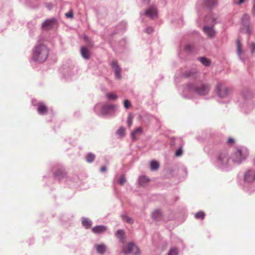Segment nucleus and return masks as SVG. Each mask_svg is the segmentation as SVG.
Masks as SVG:
<instances>
[{
    "label": "nucleus",
    "mask_w": 255,
    "mask_h": 255,
    "mask_svg": "<svg viewBox=\"0 0 255 255\" xmlns=\"http://www.w3.org/2000/svg\"><path fill=\"white\" fill-rule=\"evenodd\" d=\"M111 66L113 69L115 71V73L116 75V78L117 79H120L121 78V68L118 65L117 62L116 61H113Z\"/></svg>",
    "instance_id": "obj_14"
},
{
    "label": "nucleus",
    "mask_w": 255,
    "mask_h": 255,
    "mask_svg": "<svg viewBox=\"0 0 255 255\" xmlns=\"http://www.w3.org/2000/svg\"><path fill=\"white\" fill-rule=\"evenodd\" d=\"M247 46L252 55L255 53V42L249 40L247 43Z\"/></svg>",
    "instance_id": "obj_19"
},
{
    "label": "nucleus",
    "mask_w": 255,
    "mask_h": 255,
    "mask_svg": "<svg viewBox=\"0 0 255 255\" xmlns=\"http://www.w3.org/2000/svg\"><path fill=\"white\" fill-rule=\"evenodd\" d=\"M245 180L248 182H253L255 181V171L248 170L244 175Z\"/></svg>",
    "instance_id": "obj_8"
},
{
    "label": "nucleus",
    "mask_w": 255,
    "mask_h": 255,
    "mask_svg": "<svg viewBox=\"0 0 255 255\" xmlns=\"http://www.w3.org/2000/svg\"><path fill=\"white\" fill-rule=\"evenodd\" d=\"M245 0H239L237 3L238 4H241L244 3L245 2Z\"/></svg>",
    "instance_id": "obj_45"
},
{
    "label": "nucleus",
    "mask_w": 255,
    "mask_h": 255,
    "mask_svg": "<svg viewBox=\"0 0 255 255\" xmlns=\"http://www.w3.org/2000/svg\"><path fill=\"white\" fill-rule=\"evenodd\" d=\"M235 142V140L233 138H229L227 141V142L228 144H231L234 143Z\"/></svg>",
    "instance_id": "obj_43"
},
{
    "label": "nucleus",
    "mask_w": 255,
    "mask_h": 255,
    "mask_svg": "<svg viewBox=\"0 0 255 255\" xmlns=\"http://www.w3.org/2000/svg\"><path fill=\"white\" fill-rule=\"evenodd\" d=\"M130 106H131V104L129 101H128V100H125L124 101V107L126 109H128V108H129L130 107Z\"/></svg>",
    "instance_id": "obj_37"
},
{
    "label": "nucleus",
    "mask_w": 255,
    "mask_h": 255,
    "mask_svg": "<svg viewBox=\"0 0 255 255\" xmlns=\"http://www.w3.org/2000/svg\"><path fill=\"white\" fill-rule=\"evenodd\" d=\"M67 176V172L63 169H58L54 172L55 178H57L59 180H61L65 178Z\"/></svg>",
    "instance_id": "obj_11"
},
{
    "label": "nucleus",
    "mask_w": 255,
    "mask_h": 255,
    "mask_svg": "<svg viewBox=\"0 0 255 255\" xmlns=\"http://www.w3.org/2000/svg\"><path fill=\"white\" fill-rule=\"evenodd\" d=\"M142 1L145 3H148L149 2L150 0H142Z\"/></svg>",
    "instance_id": "obj_46"
},
{
    "label": "nucleus",
    "mask_w": 255,
    "mask_h": 255,
    "mask_svg": "<svg viewBox=\"0 0 255 255\" xmlns=\"http://www.w3.org/2000/svg\"><path fill=\"white\" fill-rule=\"evenodd\" d=\"M56 22L54 18L47 19L42 24V28L44 30H49L53 27Z\"/></svg>",
    "instance_id": "obj_9"
},
{
    "label": "nucleus",
    "mask_w": 255,
    "mask_h": 255,
    "mask_svg": "<svg viewBox=\"0 0 255 255\" xmlns=\"http://www.w3.org/2000/svg\"><path fill=\"white\" fill-rule=\"evenodd\" d=\"M145 14L151 18L156 17L157 14L156 8L153 6L150 7L146 10Z\"/></svg>",
    "instance_id": "obj_13"
},
{
    "label": "nucleus",
    "mask_w": 255,
    "mask_h": 255,
    "mask_svg": "<svg viewBox=\"0 0 255 255\" xmlns=\"http://www.w3.org/2000/svg\"><path fill=\"white\" fill-rule=\"evenodd\" d=\"M126 181V177L124 175H121L118 180L119 183L121 185L124 184Z\"/></svg>",
    "instance_id": "obj_36"
},
{
    "label": "nucleus",
    "mask_w": 255,
    "mask_h": 255,
    "mask_svg": "<svg viewBox=\"0 0 255 255\" xmlns=\"http://www.w3.org/2000/svg\"><path fill=\"white\" fill-rule=\"evenodd\" d=\"M82 223L83 226L86 229L89 228L92 225L91 221L87 218H83L82 219Z\"/></svg>",
    "instance_id": "obj_25"
},
{
    "label": "nucleus",
    "mask_w": 255,
    "mask_h": 255,
    "mask_svg": "<svg viewBox=\"0 0 255 255\" xmlns=\"http://www.w3.org/2000/svg\"><path fill=\"white\" fill-rule=\"evenodd\" d=\"M248 156V152L246 149H237L232 155V159L233 162L240 163Z\"/></svg>",
    "instance_id": "obj_2"
},
{
    "label": "nucleus",
    "mask_w": 255,
    "mask_h": 255,
    "mask_svg": "<svg viewBox=\"0 0 255 255\" xmlns=\"http://www.w3.org/2000/svg\"><path fill=\"white\" fill-rule=\"evenodd\" d=\"M218 161L222 165H227L229 161L228 153L226 152H220L218 157Z\"/></svg>",
    "instance_id": "obj_7"
},
{
    "label": "nucleus",
    "mask_w": 255,
    "mask_h": 255,
    "mask_svg": "<svg viewBox=\"0 0 255 255\" xmlns=\"http://www.w3.org/2000/svg\"><path fill=\"white\" fill-rule=\"evenodd\" d=\"M185 49L188 51H191L192 49V46L191 45H187L185 46Z\"/></svg>",
    "instance_id": "obj_42"
},
{
    "label": "nucleus",
    "mask_w": 255,
    "mask_h": 255,
    "mask_svg": "<svg viewBox=\"0 0 255 255\" xmlns=\"http://www.w3.org/2000/svg\"><path fill=\"white\" fill-rule=\"evenodd\" d=\"M178 250L176 248H171L169 251L167 255H178Z\"/></svg>",
    "instance_id": "obj_30"
},
{
    "label": "nucleus",
    "mask_w": 255,
    "mask_h": 255,
    "mask_svg": "<svg viewBox=\"0 0 255 255\" xmlns=\"http://www.w3.org/2000/svg\"><path fill=\"white\" fill-rule=\"evenodd\" d=\"M107 228L103 225L96 226L92 229V232L96 234H103L106 232Z\"/></svg>",
    "instance_id": "obj_12"
},
{
    "label": "nucleus",
    "mask_w": 255,
    "mask_h": 255,
    "mask_svg": "<svg viewBox=\"0 0 255 255\" xmlns=\"http://www.w3.org/2000/svg\"><path fill=\"white\" fill-rule=\"evenodd\" d=\"M106 170H107V168H106V167L105 166H103L101 168V172H105L106 171Z\"/></svg>",
    "instance_id": "obj_44"
},
{
    "label": "nucleus",
    "mask_w": 255,
    "mask_h": 255,
    "mask_svg": "<svg viewBox=\"0 0 255 255\" xmlns=\"http://www.w3.org/2000/svg\"><path fill=\"white\" fill-rule=\"evenodd\" d=\"M65 16L68 18H72L73 17V13L72 10L65 14Z\"/></svg>",
    "instance_id": "obj_39"
},
{
    "label": "nucleus",
    "mask_w": 255,
    "mask_h": 255,
    "mask_svg": "<svg viewBox=\"0 0 255 255\" xmlns=\"http://www.w3.org/2000/svg\"><path fill=\"white\" fill-rule=\"evenodd\" d=\"M153 30V28L151 27H147L145 30V32L148 34H150L152 32Z\"/></svg>",
    "instance_id": "obj_41"
},
{
    "label": "nucleus",
    "mask_w": 255,
    "mask_h": 255,
    "mask_svg": "<svg viewBox=\"0 0 255 255\" xmlns=\"http://www.w3.org/2000/svg\"><path fill=\"white\" fill-rule=\"evenodd\" d=\"M116 235L117 236V237L119 239V240H120V241L122 242V243H124V240H125V232L123 230H118L116 234Z\"/></svg>",
    "instance_id": "obj_24"
},
{
    "label": "nucleus",
    "mask_w": 255,
    "mask_h": 255,
    "mask_svg": "<svg viewBox=\"0 0 255 255\" xmlns=\"http://www.w3.org/2000/svg\"><path fill=\"white\" fill-rule=\"evenodd\" d=\"M122 219L124 221H126L129 224H132L133 223V220L131 218H129V217L126 216V215H123Z\"/></svg>",
    "instance_id": "obj_34"
},
{
    "label": "nucleus",
    "mask_w": 255,
    "mask_h": 255,
    "mask_svg": "<svg viewBox=\"0 0 255 255\" xmlns=\"http://www.w3.org/2000/svg\"><path fill=\"white\" fill-rule=\"evenodd\" d=\"M253 9H254V10H255V1L254 5V6H253Z\"/></svg>",
    "instance_id": "obj_47"
},
{
    "label": "nucleus",
    "mask_w": 255,
    "mask_h": 255,
    "mask_svg": "<svg viewBox=\"0 0 255 255\" xmlns=\"http://www.w3.org/2000/svg\"><path fill=\"white\" fill-rule=\"evenodd\" d=\"M205 216V214L204 212H203V211H200V212H198V213H197L195 215V217L196 219H197L203 220Z\"/></svg>",
    "instance_id": "obj_32"
},
{
    "label": "nucleus",
    "mask_w": 255,
    "mask_h": 255,
    "mask_svg": "<svg viewBox=\"0 0 255 255\" xmlns=\"http://www.w3.org/2000/svg\"><path fill=\"white\" fill-rule=\"evenodd\" d=\"M198 60L205 66H209L211 62L209 59L205 57H199Z\"/></svg>",
    "instance_id": "obj_23"
},
{
    "label": "nucleus",
    "mask_w": 255,
    "mask_h": 255,
    "mask_svg": "<svg viewBox=\"0 0 255 255\" xmlns=\"http://www.w3.org/2000/svg\"><path fill=\"white\" fill-rule=\"evenodd\" d=\"M125 133H126L125 128H123V127L120 128L117 131V134L120 137H123L125 135Z\"/></svg>",
    "instance_id": "obj_28"
},
{
    "label": "nucleus",
    "mask_w": 255,
    "mask_h": 255,
    "mask_svg": "<svg viewBox=\"0 0 255 255\" xmlns=\"http://www.w3.org/2000/svg\"><path fill=\"white\" fill-rule=\"evenodd\" d=\"M159 163L155 161H152L150 163V168L151 170H157L159 168Z\"/></svg>",
    "instance_id": "obj_29"
},
{
    "label": "nucleus",
    "mask_w": 255,
    "mask_h": 255,
    "mask_svg": "<svg viewBox=\"0 0 255 255\" xmlns=\"http://www.w3.org/2000/svg\"><path fill=\"white\" fill-rule=\"evenodd\" d=\"M216 92L220 97L225 98L231 93L232 90L229 87L219 84L216 86Z\"/></svg>",
    "instance_id": "obj_3"
},
{
    "label": "nucleus",
    "mask_w": 255,
    "mask_h": 255,
    "mask_svg": "<svg viewBox=\"0 0 255 255\" xmlns=\"http://www.w3.org/2000/svg\"><path fill=\"white\" fill-rule=\"evenodd\" d=\"M116 106L114 105H105L103 108V112L105 114H108L112 111L115 110Z\"/></svg>",
    "instance_id": "obj_20"
},
{
    "label": "nucleus",
    "mask_w": 255,
    "mask_h": 255,
    "mask_svg": "<svg viewBox=\"0 0 255 255\" xmlns=\"http://www.w3.org/2000/svg\"><path fill=\"white\" fill-rule=\"evenodd\" d=\"M237 43V52L238 55L241 57L242 55L244 53V51L242 49V44L239 39H238L236 41Z\"/></svg>",
    "instance_id": "obj_22"
},
{
    "label": "nucleus",
    "mask_w": 255,
    "mask_h": 255,
    "mask_svg": "<svg viewBox=\"0 0 255 255\" xmlns=\"http://www.w3.org/2000/svg\"><path fill=\"white\" fill-rule=\"evenodd\" d=\"M106 97L108 98V99L110 100H116L118 98L117 95L116 94L112 93L107 94Z\"/></svg>",
    "instance_id": "obj_33"
},
{
    "label": "nucleus",
    "mask_w": 255,
    "mask_h": 255,
    "mask_svg": "<svg viewBox=\"0 0 255 255\" xmlns=\"http://www.w3.org/2000/svg\"><path fill=\"white\" fill-rule=\"evenodd\" d=\"M149 180L145 176H142L139 179V183L142 186H144L145 184L149 182Z\"/></svg>",
    "instance_id": "obj_26"
},
{
    "label": "nucleus",
    "mask_w": 255,
    "mask_h": 255,
    "mask_svg": "<svg viewBox=\"0 0 255 255\" xmlns=\"http://www.w3.org/2000/svg\"><path fill=\"white\" fill-rule=\"evenodd\" d=\"M37 111L40 115H44L47 113L48 109L47 107L42 103L38 104Z\"/></svg>",
    "instance_id": "obj_15"
},
{
    "label": "nucleus",
    "mask_w": 255,
    "mask_h": 255,
    "mask_svg": "<svg viewBox=\"0 0 255 255\" xmlns=\"http://www.w3.org/2000/svg\"><path fill=\"white\" fill-rule=\"evenodd\" d=\"M250 19V17L247 14H244L242 18V22L245 27V32L249 34L251 33V29L249 26Z\"/></svg>",
    "instance_id": "obj_6"
},
{
    "label": "nucleus",
    "mask_w": 255,
    "mask_h": 255,
    "mask_svg": "<svg viewBox=\"0 0 255 255\" xmlns=\"http://www.w3.org/2000/svg\"><path fill=\"white\" fill-rule=\"evenodd\" d=\"M142 133V128L141 127H138L135 129H134L131 133V137L133 140H135L137 139V137L139 135L141 134Z\"/></svg>",
    "instance_id": "obj_16"
},
{
    "label": "nucleus",
    "mask_w": 255,
    "mask_h": 255,
    "mask_svg": "<svg viewBox=\"0 0 255 255\" xmlns=\"http://www.w3.org/2000/svg\"><path fill=\"white\" fill-rule=\"evenodd\" d=\"M207 4L209 6H213L215 5L217 3V0H206Z\"/></svg>",
    "instance_id": "obj_35"
},
{
    "label": "nucleus",
    "mask_w": 255,
    "mask_h": 255,
    "mask_svg": "<svg viewBox=\"0 0 255 255\" xmlns=\"http://www.w3.org/2000/svg\"><path fill=\"white\" fill-rule=\"evenodd\" d=\"M203 31L210 38H213L216 34V31L214 29L213 26H209L208 25L204 26L203 27Z\"/></svg>",
    "instance_id": "obj_10"
},
{
    "label": "nucleus",
    "mask_w": 255,
    "mask_h": 255,
    "mask_svg": "<svg viewBox=\"0 0 255 255\" xmlns=\"http://www.w3.org/2000/svg\"><path fill=\"white\" fill-rule=\"evenodd\" d=\"M132 122V117H131V116H129L128 117V128H130V127L131 126Z\"/></svg>",
    "instance_id": "obj_38"
},
{
    "label": "nucleus",
    "mask_w": 255,
    "mask_h": 255,
    "mask_svg": "<svg viewBox=\"0 0 255 255\" xmlns=\"http://www.w3.org/2000/svg\"><path fill=\"white\" fill-rule=\"evenodd\" d=\"M123 253L125 254H132L134 255L140 254L139 250L138 247L132 243H129L124 246Z\"/></svg>",
    "instance_id": "obj_4"
},
{
    "label": "nucleus",
    "mask_w": 255,
    "mask_h": 255,
    "mask_svg": "<svg viewBox=\"0 0 255 255\" xmlns=\"http://www.w3.org/2000/svg\"><path fill=\"white\" fill-rule=\"evenodd\" d=\"M95 158V155L94 154L90 153L86 156V160L88 162H92L94 161Z\"/></svg>",
    "instance_id": "obj_31"
},
{
    "label": "nucleus",
    "mask_w": 255,
    "mask_h": 255,
    "mask_svg": "<svg viewBox=\"0 0 255 255\" xmlns=\"http://www.w3.org/2000/svg\"><path fill=\"white\" fill-rule=\"evenodd\" d=\"M97 252L101 254H103L105 253L106 250V247L103 244H98L95 245Z\"/></svg>",
    "instance_id": "obj_21"
},
{
    "label": "nucleus",
    "mask_w": 255,
    "mask_h": 255,
    "mask_svg": "<svg viewBox=\"0 0 255 255\" xmlns=\"http://www.w3.org/2000/svg\"><path fill=\"white\" fill-rule=\"evenodd\" d=\"M81 54L85 59H89L90 57V51L86 47H83L81 48Z\"/></svg>",
    "instance_id": "obj_17"
},
{
    "label": "nucleus",
    "mask_w": 255,
    "mask_h": 255,
    "mask_svg": "<svg viewBox=\"0 0 255 255\" xmlns=\"http://www.w3.org/2000/svg\"><path fill=\"white\" fill-rule=\"evenodd\" d=\"M151 217L155 220H160L162 218V213L159 210H155L151 214Z\"/></svg>",
    "instance_id": "obj_18"
},
{
    "label": "nucleus",
    "mask_w": 255,
    "mask_h": 255,
    "mask_svg": "<svg viewBox=\"0 0 255 255\" xmlns=\"http://www.w3.org/2000/svg\"><path fill=\"white\" fill-rule=\"evenodd\" d=\"M182 153V150L181 148L178 149L175 152V155L176 156H179L181 155Z\"/></svg>",
    "instance_id": "obj_40"
},
{
    "label": "nucleus",
    "mask_w": 255,
    "mask_h": 255,
    "mask_svg": "<svg viewBox=\"0 0 255 255\" xmlns=\"http://www.w3.org/2000/svg\"><path fill=\"white\" fill-rule=\"evenodd\" d=\"M193 89L197 93L200 95H204L208 93L209 91V87L207 85L200 83L195 86Z\"/></svg>",
    "instance_id": "obj_5"
},
{
    "label": "nucleus",
    "mask_w": 255,
    "mask_h": 255,
    "mask_svg": "<svg viewBox=\"0 0 255 255\" xmlns=\"http://www.w3.org/2000/svg\"><path fill=\"white\" fill-rule=\"evenodd\" d=\"M195 71L194 70H187L185 73H184L183 78H189L193 76L195 74Z\"/></svg>",
    "instance_id": "obj_27"
},
{
    "label": "nucleus",
    "mask_w": 255,
    "mask_h": 255,
    "mask_svg": "<svg viewBox=\"0 0 255 255\" xmlns=\"http://www.w3.org/2000/svg\"><path fill=\"white\" fill-rule=\"evenodd\" d=\"M254 164L255 165V158H254Z\"/></svg>",
    "instance_id": "obj_48"
},
{
    "label": "nucleus",
    "mask_w": 255,
    "mask_h": 255,
    "mask_svg": "<svg viewBox=\"0 0 255 255\" xmlns=\"http://www.w3.org/2000/svg\"><path fill=\"white\" fill-rule=\"evenodd\" d=\"M49 55V49L44 44H38L32 51V59L36 62L43 63Z\"/></svg>",
    "instance_id": "obj_1"
}]
</instances>
